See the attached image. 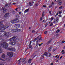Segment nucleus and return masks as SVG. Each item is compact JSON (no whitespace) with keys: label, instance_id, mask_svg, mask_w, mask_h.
Segmentation results:
<instances>
[{"label":"nucleus","instance_id":"nucleus-1","mask_svg":"<svg viewBox=\"0 0 65 65\" xmlns=\"http://www.w3.org/2000/svg\"><path fill=\"white\" fill-rule=\"evenodd\" d=\"M3 23V21H2L0 22V30L1 31H3L7 29L9 27L7 24L4 25Z\"/></svg>","mask_w":65,"mask_h":65},{"label":"nucleus","instance_id":"nucleus-2","mask_svg":"<svg viewBox=\"0 0 65 65\" xmlns=\"http://www.w3.org/2000/svg\"><path fill=\"white\" fill-rule=\"evenodd\" d=\"M4 40L3 38H2L0 39V46H3L4 48H5V49H7V48L8 46V44L6 43H2L1 42L4 41Z\"/></svg>","mask_w":65,"mask_h":65},{"label":"nucleus","instance_id":"nucleus-3","mask_svg":"<svg viewBox=\"0 0 65 65\" xmlns=\"http://www.w3.org/2000/svg\"><path fill=\"white\" fill-rule=\"evenodd\" d=\"M1 33H3L4 35H3V36H7L8 37L10 35V33L9 32H6V31H5V32L3 31H0V34H1Z\"/></svg>","mask_w":65,"mask_h":65},{"label":"nucleus","instance_id":"nucleus-4","mask_svg":"<svg viewBox=\"0 0 65 65\" xmlns=\"http://www.w3.org/2000/svg\"><path fill=\"white\" fill-rule=\"evenodd\" d=\"M7 55L10 57H12L13 56V53L12 52H8Z\"/></svg>","mask_w":65,"mask_h":65},{"label":"nucleus","instance_id":"nucleus-5","mask_svg":"<svg viewBox=\"0 0 65 65\" xmlns=\"http://www.w3.org/2000/svg\"><path fill=\"white\" fill-rule=\"evenodd\" d=\"M16 39H17V38L14 37H13L10 39L9 40L10 41H15Z\"/></svg>","mask_w":65,"mask_h":65},{"label":"nucleus","instance_id":"nucleus-6","mask_svg":"<svg viewBox=\"0 0 65 65\" xmlns=\"http://www.w3.org/2000/svg\"><path fill=\"white\" fill-rule=\"evenodd\" d=\"M15 27L16 28V29H18L20 27V24H15Z\"/></svg>","mask_w":65,"mask_h":65},{"label":"nucleus","instance_id":"nucleus-7","mask_svg":"<svg viewBox=\"0 0 65 65\" xmlns=\"http://www.w3.org/2000/svg\"><path fill=\"white\" fill-rule=\"evenodd\" d=\"M9 16V13H6L5 15H4V17L5 18H7Z\"/></svg>","mask_w":65,"mask_h":65},{"label":"nucleus","instance_id":"nucleus-8","mask_svg":"<svg viewBox=\"0 0 65 65\" xmlns=\"http://www.w3.org/2000/svg\"><path fill=\"white\" fill-rule=\"evenodd\" d=\"M11 23H12V24H15V20L14 19L13 20H12L11 21H10Z\"/></svg>","mask_w":65,"mask_h":65},{"label":"nucleus","instance_id":"nucleus-9","mask_svg":"<svg viewBox=\"0 0 65 65\" xmlns=\"http://www.w3.org/2000/svg\"><path fill=\"white\" fill-rule=\"evenodd\" d=\"M10 45H15V42H14L13 43L12 42H10Z\"/></svg>","mask_w":65,"mask_h":65},{"label":"nucleus","instance_id":"nucleus-10","mask_svg":"<svg viewBox=\"0 0 65 65\" xmlns=\"http://www.w3.org/2000/svg\"><path fill=\"white\" fill-rule=\"evenodd\" d=\"M5 54H3L1 55V57L2 58H3V59H4V58H5Z\"/></svg>","mask_w":65,"mask_h":65},{"label":"nucleus","instance_id":"nucleus-11","mask_svg":"<svg viewBox=\"0 0 65 65\" xmlns=\"http://www.w3.org/2000/svg\"><path fill=\"white\" fill-rule=\"evenodd\" d=\"M58 20H59V19L58 18H57L54 20V22L56 23V22H58Z\"/></svg>","mask_w":65,"mask_h":65},{"label":"nucleus","instance_id":"nucleus-12","mask_svg":"<svg viewBox=\"0 0 65 65\" xmlns=\"http://www.w3.org/2000/svg\"><path fill=\"white\" fill-rule=\"evenodd\" d=\"M8 50L9 51H15V49H14L12 48H9Z\"/></svg>","mask_w":65,"mask_h":65},{"label":"nucleus","instance_id":"nucleus-13","mask_svg":"<svg viewBox=\"0 0 65 65\" xmlns=\"http://www.w3.org/2000/svg\"><path fill=\"white\" fill-rule=\"evenodd\" d=\"M48 55V54H47V52H45L43 54V55H44V56H46V57H47V56Z\"/></svg>","mask_w":65,"mask_h":65},{"label":"nucleus","instance_id":"nucleus-14","mask_svg":"<svg viewBox=\"0 0 65 65\" xmlns=\"http://www.w3.org/2000/svg\"><path fill=\"white\" fill-rule=\"evenodd\" d=\"M15 29H11V32H15Z\"/></svg>","mask_w":65,"mask_h":65},{"label":"nucleus","instance_id":"nucleus-15","mask_svg":"<svg viewBox=\"0 0 65 65\" xmlns=\"http://www.w3.org/2000/svg\"><path fill=\"white\" fill-rule=\"evenodd\" d=\"M15 20V23H18V22H19L20 21V20H19L18 19H16Z\"/></svg>","mask_w":65,"mask_h":65},{"label":"nucleus","instance_id":"nucleus-16","mask_svg":"<svg viewBox=\"0 0 65 65\" xmlns=\"http://www.w3.org/2000/svg\"><path fill=\"white\" fill-rule=\"evenodd\" d=\"M29 10V9H28L25 10L24 11V13H26V12H28Z\"/></svg>","mask_w":65,"mask_h":65},{"label":"nucleus","instance_id":"nucleus-17","mask_svg":"<svg viewBox=\"0 0 65 65\" xmlns=\"http://www.w3.org/2000/svg\"><path fill=\"white\" fill-rule=\"evenodd\" d=\"M61 0H58V1H59V3H58V4L59 5H61V4H62V2H61Z\"/></svg>","mask_w":65,"mask_h":65},{"label":"nucleus","instance_id":"nucleus-18","mask_svg":"<svg viewBox=\"0 0 65 65\" xmlns=\"http://www.w3.org/2000/svg\"><path fill=\"white\" fill-rule=\"evenodd\" d=\"M54 20V19L53 18V17H51V18L49 19V20H50V22H52V20Z\"/></svg>","mask_w":65,"mask_h":65},{"label":"nucleus","instance_id":"nucleus-19","mask_svg":"<svg viewBox=\"0 0 65 65\" xmlns=\"http://www.w3.org/2000/svg\"><path fill=\"white\" fill-rule=\"evenodd\" d=\"M48 52H51V50H52V47H50L48 49Z\"/></svg>","mask_w":65,"mask_h":65},{"label":"nucleus","instance_id":"nucleus-20","mask_svg":"<svg viewBox=\"0 0 65 65\" xmlns=\"http://www.w3.org/2000/svg\"><path fill=\"white\" fill-rule=\"evenodd\" d=\"M5 7H8L9 6L8 4H6L5 5Z\"/></svg>","mask_w":65,"mask_h":65},{"label":"nucleus","instance_id":"nucleus-21","mask_svg":"<svg viewBox=\"0 0 65 65\" xmlns=\"http://www.w3.org/2000/svg\"><path fill=\"white\" fill-rule=\"evenodd\" d=\"M51 40H49V41L47 43V44H49V43H51Z\"/></svg>","mask_w":65,"mask_h":65},{"label":"nucleus","instance_id":"nucleus-22","mask_svg":"<svg viewBox=\"0 0 65 65\" xmlns=\"http://www.w3.org/2000/svg\"><path fill=\"white\" fill-rule=\"evenodd\" d=\"M7 10V9H5V10H3V13H5V12H6V10Z\"/></svg>","mask_w":65,"mask_h":65},{"label":"nucleus","instance_id":"nucleus-23","mask_svg":"<svg viewBox=\"0 0 65 65\" xmlns=\"http://www.w3.org/2000/svg\"><path fill=\"white\" fill-rule=\"evenodd\" d=\"M29 6H32L33 5V4L29 2Z\"/></svg>","mask_w":65,"mask_h":65},{"label":"nucleus","instance_id":"nucleus-24","mask_svg":"<svg viewBox=\"0 0 65 65\" xmlns=\"http://www.w3.org/2000/svg\"><path fill=\"white\" fill-rule=\"evenodd\" d=\"M46 20H44L42 21V22L43 23H46Z\"/></svg>","mask_w":65,"mask_h":65},{"label":"nucleus","instance_id":"nucleus-25","mask_svg":"<svg viewBox=\"0 0 65 65\" xmlns=\"http://www.w3.org/2000/svg\"><path fill=\"white\" fill-rule=\"evenodd\" d=\"M31 59H28V63H30V62H31Z\"/></svg>","mask_w":65,"mask_h":65},{"label":"nucleus","instance_id":"nucleus-26","mask_svg":"<svg viewBox=\"0 0 65 65\" xmlns=\"http://www.w3.org/2000/svg\"><path fill=\"white\" fill-rule=\"evenodd\" d=\"M51 56V53H49V54L48 57H50Z\"/></svg>","mask_w":65,"mask_h":65},{"label":"nucleus","instance_id":"nucleus-27","mask_svg":"<svg viewBox=\"0 0 65 65\" xmlns=\"http://www.w3.org/2000/svg\"><path fill=\"white\" fill-rule=\"evenodd\" d=\"M2 52V50L0 48V53H1Z\"/></svg>","mask_w":65,"mask_h":65},{"label":"nucleus","instance_id":"nucleus-28","mask_svg":"<svg viewBox=\"0 0 65 65\" xmlns=\"http://www.w3.org/2000/svg\"><path fill=\"white\" fill-rule=\"evenodd\" d=\"M2 8L3 10H5V9H6L4 7H3Z\"/></svg>","mask_w":65,"mask_h":65},{"label":"nucleus","instance_id":"nucleus-29","mask_svg":"<svg viewBox=\"0 0 65 65\" xmlns=\"http://www.w3.org/2000/svg\"><path fill=\"white\" fill-rule=\"evenodd\" d=\"M60 32V30H58L56 32V33H58V32Z\"/></svg>","mask_w":65,"mask_h":65},{"label":"nucleus","instance_id":"nucleus-30","mask_svg":"<svg viewBox=\"0 0 65 65\" xmlns=\"http://www.w3.org/2000/svg\"><path fill=\"white\" fill-rule=\"evenodd\" d=\"M42 40V38H39V40Z\"/></svg>","mask_w":65,"mask_h":65},{"label":"nucleus","instance_id":"nucleus-31","mask_svg":"<svg viewBox=\"0 0 65 65\" xmlns=\"http://www.w3.org/2000/svg\"><path fill=\"white\" fill-rule=\"evenodd\" d=\"M63 8V7L62 6H61L60 7H59V9H62V8Z\"/></svg>","mask_w":65,"mask_h":65},{"label":"nucleus","instance_id":"nucleus-32","mask_svg":"<svg viewBox=\"0 0 65 65\" xmlns=\"http://www.w3.org/2000/svg\"><path fill=\"white\" fill-rule=\"evenodd\" d=\"M17 30H18V32H20V31H21V30H20V29H18Z\"/></svg>","mask_w":65,"mask_h":65},{"label":"nucleus","instance_id":"nucleus-33","mask_svg":"<svg viewBox=\"0 0 65 65\" xmlns=\"http://www.w3.org/2000/svg\"><path fill=\"white\" fill-rule=\"evenodd\" d=\"M42 17H41L40 18V21H42Z\"/></svg>","mask_w":65,"mask_h":65},{"label":"nucleus","instance_id":"nucleus-34","mask_svg":"<svg viewBox=\"0 0 65 65\" xmlns=\"http://www.w3.org/2000/svg\"><path fill=\"white\" fill-rule=\"evenodd\" d=\"M24 61H25V59H23L22 60V62H24Z\"/></svg>","mask_w":65,"mask_h":65},{"label":"nucleus","instance_id":"nucleus-35","mask_svg":"<svg viewBox=\"0 0 65 65\" xmlns=\"http://www.w3.org/2000/svg\"><path fill=\"white\" fill-rule=\"evenodd\" d=\"M15 32H18V29H15Z\"/></svg>","mask_w":65,"mask_h":65},{"label":"nucleus","instance_id":"nucleus-36","mask_svg":"<svg viewBox=\"0 0 65 65\" xmlns=\"http://www.w3.org/2000/svg\"><path fill=\"white\" fill-rule=\"evenodd\" d=\"M53 25V24L52 23H51L50 24V26H52Z\"/></svg>","mask_w":65,"mask_h":65},{"label":"nucleus","instance_id":"nucleus-37","mask_svg":"<svg viewBox=\"0 0 65 65\" xmlns=\"http://www.w3.org/2000/svg\"><path fill=\"white\" fill-rule=\"evenodd\" d=\"M62 43H64L65 42V41H62Z\"/></svg>","mask_w":65,"mask_h":65},{"label":"nucleus","instance_id":"nucleus-38","mask_svg":"<svg viewBox=\"0 0 65 65\" xmlns=\"http://www.w3.org/2000/svg\"><path fill=\"white\" fill-rule=\"evenodd\" d=\"M43 7H45V8L46 7V6H45V5H43Z\"/></svg>","mask_w":65,"mask_h":65},{"label":"nucleus","instance_id":"nucleus-39","mask_svg":"<svg viewBox=\"0 0 65 65\" xmlns=\"http://www.w3.org/2000/svg\"><path fill=\"white\" fill-rule=\"evenodd\" d=\"M42 43H41L40 44H39V46H40L42 44Z\"/></svg>","mask_w":65,"mask_h":65},{"label":"nucleus","instance_id":"nucleus-40","mask_svg":"<svg viewBox=\"0 0 65 65\" xmlns=\"http://www.w3.org/2000/svg\"><path fill=\"white\" fill-rule=\"evenodd\" d=\"M12 4H13V5H14L15 4H16V3H14Z\"/></svg>","mask_w":65,"mask_h":65},{"label":"nucleus","instance_id":"nucleus-41","mask_svg":"<svg viewBox=\"0 0 65 65\" xmlns=\"http://www.w3.org/2000/svg\"><path fill=\"white\" fill-rule=\"evenodd\" d=\"M47 33V31H46L44 32V34H46Z\"/></svg>","mask_w":65,"mask_h":65},{"label":"nucleus","instance_id":"nucleus-42","mask_svg":"<svg viewBox=\"0 0 65 65\" xmlns=\"http://www.w3.org/2000/svg\"><path fill=\"white\" fill-rule=\"evenodd\" d=\"M64 50H63L61 52V53H63V52H64Z\"/></svg>","mask_w":65,"mask_h":65},{"label":"nucleus","instance_id":"nucleus-43","mask_svg":"<svg viewBox=\"0 0 65 65\" xmlns=\"http://www.w3.org/2000/svg\"><path fill=\"white\" fill-rule=\"evenodd\" d=\"M38 4H36L35 5L36 6H38Z\"/></svg>","mask_w":65,"mask_h":65},{"label":"nucleus","instance_id":"nucleus-44","mask_svg":"<svg viewBox=\"0 0 65 65\" xmlns=\"http://www.w3.org/2000/svg\"><path fill=\"white\" fill-rule=\"evenodd\" d=\"M47 26V23L45 24V27H46V26Z\"/></svg>","mask_w":65,"mask_h":65},{"label":"nucleus","instance_id":"nucleus-45","mask_svg":"<svg viewBox=\"0 0 65 65\" xmlns=\"http://www.w3.org/2000/svg\"><path fill=\"white\" fill-rule=\"evenodd\" d=\"M63 57V56H61L60 58V59H62V57Z\"/></svg>","mask_w":65,"mask_h":65},{"label":"nucleus","instance_id":"nucleus-46","mask_svg":"<svg viewBox=\"0 0 65 65\" xmlns=\"http://www.w3.org/2000/svg\"><path fill=\"white\" fill-rule=\"evenodd\" d=\"M22 13V12H19V14H21V13Z\"/></svg>","mask_w":65,"mask_h":65},{"label":"nucleus","instance_id":"nucleus-47","mask_svg":"<svg viewBox=\"0 0 65 65\" xmlns=\"http://www.w3.org/2000/svg\"><path fill=\"white\" fill-rule=\"evenodd\" d=\"M54 4V3H53V2H52V5H53V4Z\"/></svg>","mask_w":65,"mask_h":65},{"label":"nucleus","instance_id":"nucleus-48","mask_svg":"<svg viewBox=\"0 0 65 65\" xmlns=\"http://www.w3.org/2000/svg\"><path fill=\"white\" fill-rule=\"evenodd\" d=\"M59 13L60 14H61V13H62V12H61V11H59Z\"/></svg>","mask_w":65,"mask_h":65},{"label":"nucleus","instance_id":"nucleus-49","mask_svg":"<svg viewBox=\"0 0 65 65\" xmlns=\"http://www.w3.org/2000/svg\"><path fill=\"white\" fill-rule=\"evenodd\" d=\"M16 16L17 17H19V15H16Z\"/></svg>","mask_w":65,"mask_h":65},{"label":"nucleus","instance_id":"nucleus-50","mask_svg":"<svg viewBox=\"0 0 65 65\" xmlns=\"http://www.w3.org/2000/svg\"><path fill=\"white\" fill-rule=\"evenodd\" d=\"M52 5L50 6H49V8H51V7H52Z\"/></svg>","mask_w":65,"mask_h":65},{"label":"nucleus","instance_id":"nucleus-51","mask_svg":"<svg viewBox=\"0 0 65 65\" xmlns=\"http://www.w3.org/2000/svg\"><path fill=\"white\" fill-rule=\"evenodd\" d=\"M17 9H18V8H16L15 9V10H16L17 11H18V10H17Z\"/></svg>","mask_w":65,"mask_h":65},{"label":"nucleus","instance_id":"nucleus-52","mask_svg":"<svg viewBox=\"0 0 65 65\" xmlns=\"http://www.w3.org/2000/svg\"><path fill=\"white\" fill-rule=\"evenodd\" d=\"M53 64H54V63H52L51 64V65H53Z\"/></svg>","mask_w":65,"mask_h":65},{"label":"nucleus","instance_id":"nucleus-53","mask_svg":"<svg viewBox=\"0 0 65 65\" xmlns=\"http://www.w3.org/2000/svg\"><path fill=\"white\" fill-rule=\"evenodd\" d=\"M58 55H57L56 56H55V58H57V57H58Z\"/></svg>","mask_w":65,"mask_h":65},{"label":"nucleus","instance_id":"nucleus-54","mask_svg":"<svg viewBox=\"0 0 65 65\" xmlns=\"http://www.w3.org/2000/svg\"><path fill=\"white\" fill-rule=\"evenodd\" d=\"M55 50H56V49H54L53 50V52H55Z\"/></svg>","mask_w":65,"mask_h":65},{"label":"nucleus","instance_id":"nucleus-55","mask_svg":"<svg viewBox=\"0 0 65 65\" xmlns=\"http://www.w3.org/2000/svg\"><path fill=\"white\" fill-rule=\"evenodd\" d=\"M49 13H50V14H51V11H50L49 12Z\"/></svg>","mask_w":65,"mask_h":65},{"label":"nucleus","instance_id":"nucleus-56","mask_svg":"<svg viewBox=\"0 0 65 65\" xmlns=\"http://www.w3.org/2000/svg\"><path fill=\"white\" fill-rule=\"evenodd\" d=\"M0 60H2V58H1L0 57Z\"/></svg>","mask_w":65,"mask_h":65},{"label":"nucleus","instance_id":"nucleus-57","mask_svg":"<svg viewBox=\"0 0 65 65\" xmlns=\"http://www.w3.org/2000/svg\"><path fill=\"white\" fill-rule=\"evenodd\" d=\"M56 62H59V60H57L56 61Z\"/></svg>","mask_w":65,"mask_h":65},{"label":"nucleus","instance_id":"nucleus-58","mask_svg":"<svg viewBox=\"0 0 65 65\" xmlns=\"http://www.w3.org/2000/svg\"><path fill=\"white\" fill-rule=\"evenodd\" d=\"M58 13H57V14H56V15H58Z\"/></svg>","mask_w":65,"mask_h":65},{"label":"nucleus","instance_id":"nucleus-59","mask_svg":"<svg viewBox=\"0 0 65 65\" xmlns=\"http://www.w3.org/2000/svg\"><path fill=\"white\" fill-rule=\"evenodd\" d=\"M32 47V46H29V48H31Z\"/></svg>","mask_w":65,"mask_h":65},{"label":"nucleus","instance_id":"nucleus-60","mask_svg":"<svg viewBox=\"0 0 65 65\" xmlns=\"http://www.w3.org/2000/svg\"><path fill=\"white\" fill-rule=\"evenodd\" d=\"M40 58H41V59H43V58H42V57H41Z\"/></svg>","mask_w":65,"mask_h":65},{"label":"nucleus","instance_id":"nucleus-61","mask_svg":"<svg viewBox=\"0 0 65 65\" xmlns=\"http://www.w3.org/2000/svg\"><path fill=\"white\" fill-rule=\"evenodd\" d=\"M21 60V58L18 61H20Z\"/></svg>","mask_w":65,"mask_h":65},{"label":"nucleus","instance_id":"nucleus-62","mask_svg":"<svg viewBox=\"0 0 65 65\" xmlns=\"http://www.w3.org/2000/svg\"><path fill=\"white\" fill-rule=\"evenodd\" d=\"M59 17H61V15H59Z\"/></svg>","mask_w":65,"mask_h":65},{"label":"nucleus","instance_id":"nucleus-63","mask_svg":"<svg viewBox=\"0 0 65 65\" xmlns=\"http://www.w3.org/2000/svg\"><path fill=\"white\" fill-rule=\"evenodd\" d=\"M2 10V9H0V10Z\"/></svg>","mask_w":65,"mask_h":65},{"label":"nucleus","instance_id":"nucleus-64","mask_svg":"<svg viewBox=\"0 0 65 65\" xmlns=\"http://www.w3.org/2000/svg\"><path fill=\"white\" fill-rule=\"evenodd\" d=\"M59 58V56H58L57 57V58Z\"/></svg>","mask_w":65,"mask_h":65}]
</instances>
